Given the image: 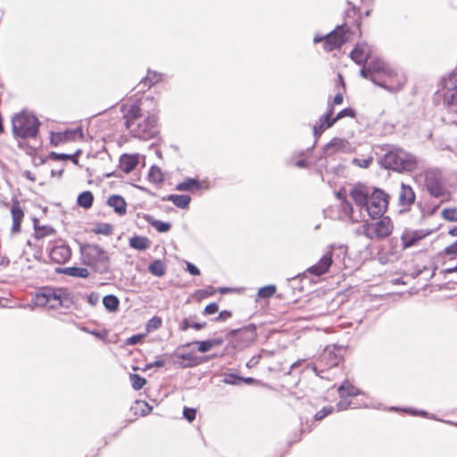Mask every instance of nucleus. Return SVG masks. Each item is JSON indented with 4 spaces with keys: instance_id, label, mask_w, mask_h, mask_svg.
Masks as SVG:
<instances>
[{
    "instance_id": "obj_1",
    "label": "nucleus",
    "mask_w": 457,
    "mask_h": 457,
    "mask_svg": "<svg viewBox=\"0 0 457 457\" xmlns=\"http://www.w3.org/2000/svg\"><path fill=\"white\" fill-rule=\"evenodd\" d=\"M147 102L154 103V99L146 98L123 108L126 128L134 137L141 140H149L158 133L157 117L145 109Z\"/></svg>"
},
{
    "instance_id": "obj_2",
    "label": "nucleus",
    "mask_w": 457,
    "mask_h": 457,
    "mask_svg": "<svg viewBox=\"0 0 457 457\" xmlns=\"http://www.w3.org/2000/svg\"><path fill=\"white\" fill-rule=\"evenodd\" d=\"M361 65L360 74L371 80L374 84L395 93L403 89L407 78L403 72L394 70L384 62V59H353Z\"/></svg>"
},
{
    "instance_id": "obj_3",
    "label": "nucleus",
    "mask_w": 457,
    "mask_h": 457,
    "mask_svg": "<svg viewBox=\"0 0 457 457\" xmlns=\"http://www.w3.org/2000/svg\"><path fill=\"white\" fill-rule=\"evenodd\" d=\"M358 207L364 211L372 220L380 218L387 210L389 195L381 189L374 188L370 194L360 188H353L350 192Z\"/></svg>"
},
{
    "instance_id": "obj_4",
    "label": "nucleus",
    "mask_w": 457,
    "mask_h": 457,
    "mask_svg": "<svg viewBox=\"0 0 457 457\" xmlns=\"http://www.w3.org/2000/svg\"><path fill=\"white\" fill-rule=\"evenodd\" d=\"M378 162L381 167L399 173L412 172L418 167V160L413 154L395 145L386 149Z\"/></svg>"
},
{
    "instance_id": "obj_5",
    "label": "nucleus",
    "mask_w": 457,
    "mask_h": 457,
    "mask_svg": "<svg viewBox=\"0 0 457 457\" xmlns=\"http://www.w3.org/2000/svg\"><path fill=\"white\" fill-rule=\"evenodd\" d=\"M82 262L96 272L104 273L110 268L109 253L100 245L86 244L80 246Z\"/></svg>"
},
{
    "instance_id": "obj_6",
    "label": "nucleus",
    "mask_w": 457,
    "mask_h": 457,
    "mask_svg": "<svg viewBox=\"0 0 457 457\" xmlns=\"http://www.w3.org/2000/svg\"><path fill=\"white\" fill-rule=\"evenodd\" d=\"M351 36L350 29L346 24L337 25L330 32L321 35L316 34L313 37V44H321L323 50L327 53L339 50Z\"/></svg>"
},
{
    "instance_id": "obj_7",
    "label": "nucleus",
    "mask_w": 457,
    "mask_h": 457,
    "mask_svg": "<svg viewBox=\"0 0 457 457\" xmlns=\"http://www.w3.org/2000/svg\"><path fill=\"white\" fill-rule=\"evenodd\" d=\"M39 125L40 122L35 115L25 112L15 115L12 120V129L15 137H36Z\"/></svg>"
},
{
    "instance_id": "obj_8",
    "label": "nucleus",
    "mask_w": 457,
    "mask_h": 457,
    "mask_svg": "<svg viewBox=\"0 0 457 457\" xmlns=\"http://www.w3.org/2000/svg\"><path fill=\"white\" fill-rule=\"evenodd\" d=\"M425 186L430 195L440 198L442 203L450 199V192L437 170H428L425 173Z\"/></svg>"
},
{
    "instance_id": "obj_9",
    "label": "nucleus",
    "mask_w": 457,
    "mask_h": 457,
    "mask_svg": "<svg viewBox=\"0 0 457 457\" xmlns=\"http://www.w3.org/2000/svg\"><path fill=\"white\" fill-rule=\"evenodd\" d=\"M255 337L256 329L254 326H248L240 329L231 330L226 337L232 346L239 350L249 346L255 340Z\"/></svg>"
},
{
    "instance_id": "obj_10",
    "label": "nucleus",
    "mask_w": 457,
    "mask_h": 457,
    "mask_svg": "<svg viewBox=\"0 0 457 457\" xmlns=\"http://www.w3.org/2000/svg\"><path fill=\"white\" fill-rule=\"evenodd\" d=\"M334 112V107L330 105L328 107V112L322 115L320 119L319 124L315 125L313 127V133L315 137H318L322 134V132L332 127L337 120L343 119L344 117H351L354 118L356 115V112L352 108H345L342 111H340L335 118H331L332 114Z\"/></svg>"
},
{
    "instance_id": "obj_11",
    "label": "nucleus",
    "mask_w": 457,
    "mask_h": 457,
    "mask_svg": "<svg viewBox=\"0 0 457 457\" xmlns=\"http://www.w3.org/2000/svg\"><path fill=\"white\" fill-rule=\"evenodd\" d=\"M33 303L37 306H48L49 308L62 306V291L46 288L35 295Z\"/></svg>"
},
{
    "instance_id": "obj_12",
    "label": "nucleus",
    "mask_w": 457,
    "mask_h": 457,
    "mask_svg": "<svg viewBox=\"0 0 457 457\" xmlns=\"http://www.w3.org/2000/svg\"><path fill=\"white\" fill-rule=\"evenodd\" d=\"M364 208H354L346 199H343L339 204L340 217L344 220H349L352 223H358L364 220Z\"/></svg>"
},
{
    "instance_id": "obj_13",
    "label": "nucleus",
    "mask_w": 457,
    "mask_h": 457,
    "mask_svg": "<svg viewBox=\"0 0 457 457\" xmlns=\"http://www.w3.org/2000/svg\"><path fill=\"white\" fill-rule=\"evenodd\" d=\"M379 220L370 222L373 240H381L389 237L394 229V225L388 216H381Z\"/></svg>"
},
{
    "instance_id": "obj_14",
    "label": "nucleus",
    "mask_w": 457,
    "mask_h": 457,
    "mask_svg": "<svg viewBox=\"0 0 457 457\" xmlns=\"http://www.w3.org/2000/svg\"><path fill=\"white\" fill-rule=\"evenodd\" d=\"M341 350L335 345L327 346L319 357L320 366H324L326 370L337 366L342 360Z\"/></svg>"
},
{
    "instance_id": "obj_15",
    "label": "nucleus",
    "mask_w": 457,
    "mask_h": 457,
    "mask_svg": "<svg viewBox=\"0 0 457 457\" xmlns=\"http://www.w3.org/2000/svg\"><path fill=\"white\" fill-rule=\"evenodd\" d=\"M49 256L55 263L62 264L70 260L71 251L68 245L62 243L50 248Z\"/></svg>"
},
{
    "instance_id": "obj_16",
    "label": "nucleus",
    "mask_w": 457,
    "mask_h": 457,
    "mask_svg": "<svg viewBox=\"0 0 457 457\" xmlns=\"http://www.w3.org/2000/svg\"><path fill=\"white\" fill-rule=\"evenodd\" d=\"M415 199L416 195L413 188L409 185L402 183L398 197L399 206L403 208V210H409L410 207L414 204Z\"/></svg>"
},
{
    "instance_id": "obj_17",
    "label": "nucleus",
    "mask_w": 457,
    "mask_h": 457,
    "mask_svg": "<svg viewBox=\"0 0 457 457\" xmlns=\"http://www.w3.org/2000/svg\"><path fill=\"white\" fill-rule=\"evenodd\" d=\"M332 252L328 251L327 252L320 260L312 267H310L307 271L310 272L312 275H315L317 277H320L321 275H324L328 272L329 267L331 266L333 260H332Z\"/></svg>"
},
{
    "instance_id": "obj_18",
    "label": "nucleus",
    "mask_w": 457,
    "mask_h": 457,
    "mask_svg": "<svg viewBox=\"0 0 457 457\" xmlns=\"http://www.w3.org/2000/svg\"><path fill=\"white\" fill-rule=\"evenodd\" d=\"M376 48L365 41L358 42L348 57H371L376 54Z\"/></svg>"
},
{
    "instance_id": "obj_19",
    "label": "nucleus",
    "mask_w": 457,
    "mask_h": 457,
    "mask_svg": "<svg viewBox=\"0 0 457 457\" xmlns=\"http://www.w3.org/2000/svg\"><path fill=\"white\" fill-rule=\"evenodd\" d=\"M11 214L12 219V232L18 233L21 231V224L24 217V212L18 200L13 201Z\"/></svg>"
},
{
    "instance_id": "obj_20",
    "label": "nucleus",
    "mask_w": 457,
    "mask_h": 457,
    "mask_svg": "<svg viewBox=\"0 0 457 457\" xmlns=\"http://www.w3.org/2000/svg\"><path fill=\"white\" fill-rule=\"evenodd\" d=\"M107 204L120 216L127 213V204L125 199L118 195H111L107 200Z\"/></svg>"
},
{
    "instance_id": "obj_21",
    "label": "nucleus",
    "mask_w": 457,
    "mask_h": 457,
    "mask_svg": "<svg viewBox=\"0 0 457 457\" xmlns=\"http://www.w3.org/2000/svg\"><path fill=\"white\" fill-rule=\"evenodd\" d=\"M162 75L155 71H148L147 75L142 79L137 85L140 87V91L150 88L153 85L161 79Z\"/></svg>"
},
{
    "instance_id": "obj_22",
    "label": "nucleus",
    "mask_w": 457,
    "mask_h": 457,
    "mask_svg": "<svg viewBox=\"0 0 457 457\" xmlns=\"http://www.w3.org/2000/svg\"><path fill=\"white\" fill-rule=\"evenodd\" d=\"M163 200L171 202L175 206L185 209L190 203V196L187 195H169Z\"/></svg>"
},
{
    "instance_id": "obj_23",
    "label": "nucleus",
    "mask_w": 457,
    "mask_h": 457,
    "mask_svg": "<svg viewBox=\"0 0 457 457\" xmlns=\"http://www.w3.org/2000/svg\"><path fill=\"white\" fill-rule=\"evenodd\" d=\"M338 393L341 398H345L348 396H355L360 395V390L353 386L348 380H345L338 387Z\"/></svg>"
},
{
    "instance_id": "obj_24",
    "label": "nucleus",
    "mask_w": 457,
    "mask_h": 457,
    "mask_svg": "<svg viewBox=\"0 0 457 457\" xmlns=\"http://www.w3.org/2000/svg\"><path fill=\"white\" fill-rule=\"evenodd\" d=\"M201 188V182L195 179H187L185 181L178 184L176 189L179 191L194 192Z\"/></svg>"
},
{
    "instance_id": "obj_25",
    "label": "nucleus",
    "mask_w": 457,
    "mask_h": 457,
    "mask_svg": "<svg viewBox=\"0 0 457 457\" xmlns=\"http://www.w3.org/2000/svg\"><path fill=\"white\" fill-rule=\"evenodd\" d=\"M129 246L139 251H145L150 246V241L147 237L135 236L129 239Z\"/></svg>"
},
{
    "instance_id": "obj_26",
    "label": "nucleus",
    "mask_w": 457,
    "mask_h": 457,
    "mask_svg": "<svg viewBox=\"0 0 457 457\" xmlns=\"http://www.w3.org/2000/svg\"><path fill=\"white\" fill-rule=\"evenodd\" d=\"M347 145V141L342 138H333L324 148L327 154H332L333 153L342 150Z\"/></svg>"
},
{
    "instance_id": "obj_27",
    "label": "nucleus",
    "mask_w": 457,
    "mask_h": 457,
    "mask_svg": "<svg viewBox=\"0 0 457 457\" xmlns=\"http://www.w3.org/2000/svg\"><path fill=\"white\" fill-rule=\"evenodd\" d=\"M145 219L152 227H154L159 232H168L171 228L170 222H164L159 220H155L154 217L150 215H146Z\"/></svg>"
},
{
    "instance_id": "obj_28",
    "label": "nucleus",
    "mask_w": 457,
    "mask_h": 457,
    "mask_svg": "<svg viewBox=\"0 0 457 457\" xmlns=\"http://www.w3.org/2000/svg\"><path fill=\"white\" fill-rule=\"evenodd\" d=\"M34 229L35 237L37 239L55 233V230L50 226H39L37 219L34 220Z\"/></svg>"
},
{
    "instance_id": "obj_29",
    "label": "nucleus",
    "mask_w": 457,
    "mask_h": 457,
    "mask_svg": "<svg viewBox=\"0 0 457 457\" xmlns=\"http://www.w3.org/2000/svg\"><path fill=\"white\" fill-rule=\"evenodd\" d=\"M103 304L107 311L114 312L119 309L120 300L114 295H107L103 298Z\"/></svg>"
},
{
    "instance_id": "obj_30",
    "label": "nucleus",
    "mask_w": 457,
    "mask_h": 457,
    "mask_svg": "<svg viewBox=\"0 0 457 457\" xmlns=\"http://www.w3.org/2000/svg\"><path fill=\"white\" fill-rule=\"evenodd\" d=\"M94 195L90 191H84L79 195L77 203L80 207L89 209L93 205Z\"/></svg>"
},
{
    "instance_id": "obj_31",
    "label": "nucleus",
    "mask_w": 457,
    "mask_h": 457,
    "mask_svg": "<svg viewBox=\"0 0 457 457\" xmlns=\"http://www.w3.org/2000/svg\"><path fill=\"white\" fill-rule=\"evenodd\" d=\"M148 270L151 274L162 277L166 272V265L162 260H155L149 265Z\"/></svg>"
},
{
    "instance_id": "obj_32",
    "label": "nucleus",
    "mask_w": 457,
    "mask_h": 457,
    "mask_svg": "<svg viewBox=\"0 0 457 457\" xmlns=\"http://www.w3.org/2000/svg\"><path fill=\"white\" fill-rule=\"evenodd\" d=\"M444 93L457 90V72H452L443 79Z\"/></svg>"
},
{
    "instance_id": "obj_33",
    "label": "nucleus",
    "mask_w": 457,
    "mask_h": 457,
    "mask_svg": "<svg viewBox=\"0 0 457 457\" xmlns=\"http://www.w3.org/2000/svg\"><path fill=\"white\" fill-rule=\"evenodd\" d=\"M62 272L66 275L86 278L89 276V271L86 268L81 267H67Z\"/></svg>"
},
{
    "instance_id": "obj_34",
    "label": "nucleus",
    "mask_w": 457,
    "mask_h": 457,
    "mask_svg": "<svg viewBox=\"0 0 457 457\" xmlns=\"http://www.w3.org/2000/svg\"><path fill=\"white\" fill-rule=\"evenodd\" d=\"M444 104L457 112V89L444 93Z\"/></svg>"
},
{
    "instance_id": "obj_35",
    "label": "nucleus",
    "mask_w": 457,
    "mask_h": 457,
    "mask_svg": "<svg viewBox=\"0 0 457 457\" xmlns=\"http://www.w3.org/2000/svg\"><path fill=\"white\" fill-rule=\"evenodd\" d=\"M137 164V160L131 156H125L120 160L121 169L124 172L129 173Z\"/></svg>"
},
{
    "instance_id": "obj_36",
    "label": "nucleus",
    "mask_w": 457,
    "mask_h": 457,
    "mask_svg": "<svg viewBox=\"0 0 457 457\" xmlns=\"http://www.w3.org/2000/svg\"><path fill=\"white\" fill-rule=\"evenodd\" d=\"M354 233L357 236H363L370 240H373L370 222H369V221H364V223L362 225L359 226L355 229Z\"/></svg>"
},
{
    "instance_id": "obj_37",
    "label": "nucleus",
    "mask_w": 457,
    "mask_h": 457,
    "mask_svg": "<svg viewBox=\"0 0 457 457\" xmlns=\"http://www.w3.org/2000/svg\"><path fill=\"white\" fill-rule=\"evenodd\" d=\"M129 380L135 390H139L146 384V379L138 374H130Z\"/></svg>"
},
{
    "instance_id": "obj_38",
    "label": "nucleus",
    "mask_w": 457,
    "mask_h": 457,
    "mask_svg": "<svg viewBox=\"0 0 457 457\" xmlns=\"http://www.w3.org/2000/svg\"><path fill=\"white\" fill-rule=\"evenodd\" d=\"M179 358L187 361V363H179L183 368L194 367L198 364L196 358L191 353L179 354Z\"/></svg>"
},
{
    "instance_id": "obj_39",
    "label": "nucleus",
    "mask_w": 457,
    "mask_h": 457,
    "mask_svg": "<svg viewBox=\"0 0 457 457\" xmlns=\"http://www.w3.org/2000/svg\"><path fill=\"white\" fill-rule=\"evenodd\" d=\"M149 179L152 182L159 183L163 180V175L161 171V169L156 166H152L149 174H148Z\"/></svg>"
},
{
    "instance_id": "obj_40",
    "label": "nucleus",
    "mask_w": 457,
    "mask_h": 457,
    "mask_svg": "<svg viewBox=\"0 0 457 457\" xmlns=\"http://www.w3.org/2000/svg\"><path fill=\"white\" fill-rule=\"evenodd\" d=\"M276 289L274 285L262 287L258 290V296L261 298H270L276 293Z\"/></svg>"
},
{
    "instance_id": "obj_41",
    "label": "nucleus",
    "mask_w": 457,
    "mask_h": 457,
    "mask_svg": "<svg viewBox=\"0 0 457 457\" xmlns=\"http://www.w3.org/2000/svg\"><path fill=\"white\" fill-rule=\"evenodd\" d=\"M421 237L416 236V234H403L402 237L403 248H408L413 245Z\"/></svg>"
},
{
    "instance_id": "obj_42",
    "label": "nucleus",
    "mask_w": 457,
    "mask_h": 457,
    "mask_svg": "<svg viewBox=\"0 0 457 457\" xmlns=\"http://www.w3.org/2000/svg\"><path fill=\"white\" fill-rule=\"evenodd\" d=\"M441 215L448 221H457V208H445L442 211Z\"/></svg>"
},
{
    "instance_id": "obj_43",
    "label": "nucleus",
    "mask_w": 457,
    "mask_h": 457,
    "mask_svg": "<svg viewBox=\"0 0 457 457\" xmlns=\"http://www.w3.org/2000/svg\"><path fill=\"white\" fill-rule=\"evenodd\" d=\"M334 411V408L332 406H326V407H323L320 411H319L315 416H314V419L316 420H320L322 419H324L326 416H328V414H331Z\"/></svg>"
},
{
    "instance_id": "obj_44",
    "label": "nucleus",
    "mask_w": 457,
    "mask_h": 457,
    "mask_svg": "<svg viewBox=\"0 0 457 457\" xmlns=\"http://www.w3.org/2000/svg\"><path fill=\"white\" fill-rule=\"evenodd\" d=\"M95 231L99 234L110 235L112 232V227L108 223H102L96 227Z\"/></svg>"
},
{
    "instance_id": "obj_45",
    "label": "nucleus",
    "mask_w": 457,
    "mask_h": 457,
    "mask_svg": "<svg viewBox=\"0 0 457 457\" xmlns=\"http://www.w3.org/2000/svg\"><path fill=\"white\" fill-rule=\"evenodd\" d=\"M195 343L198 345V351L200 353H206L212 348L211 340H204V341L195 342Z\"/></svg>"
},
{
    "instance_id": "obj_46",
    "label": "nucleus",
    "mask_w": 457,
    "mask_h": 457,
    "mask_svg": "<svg viewBox=\"0 0 457 457\" xmlns=\"http://www.w3.org/2000/svg\"><path fill=\"white\" fill-rule=\"evenodd\" d=\"M242 380H243L242 378L237 377L234 374H229L224 378L223 381H224V383L228 384V385H236V384H239V382H241Z\"/></svg>"
},
{
    "instance_id": "obj_47",
    "label": "nucleus",
    "mask_w": 457,
    "mask_h": 457,
    "mask_svg": "<svg viewBox=\"0 0 457 457\" xmlns=\"http://www.w3.org/2000/svg\"><path fill=\"white\" fill-rule=\"evenodd\" d=\"M195 410L192 408H184L183 415L188 421H193L195 419Z\"/></svg>"
},
{
    "instance_id": "obj_48",
    "label": "nucleus",
    "mask_w": 457,
    "mask_h": 457,
    "mask_svg": "<svg viewBox=\"0 0 457 457\" xmlns=\"http://www.w3.org/2000/svg\"><path fill=\"white\" fill-rule=\"evenodd\" d=\"M219 310V306L216 303H209L204 310V314L210 315L217 312Z\"/></svg>"
},
{
    "instance_id": "obj_49",
    "label": "nucleus",
    "mask_w": 457,
    "mask_h": 457,
    "mask_svg": "<svg viewBox=\"0 0 457 457\" xmlns=\"http://www.w3.org/2000/svg\"><path fill=\"white\" fill-rule=\"evenodd\" d=\"M309 367L312 369V370L319 377H322L321 376V373L326 370V369H324V366H320V364L319 363V361L317 363H312L309 365Z\"/></svg>"
},
{
    "instance_id": "obj_50",
    "label": "nucleus",
    "mask_w": 457,
    "mask_h": 457,
    "mask_svg": "<svg viewBox=\"0 0 457 457\" xmlns=\"http://www.w3.org/2000/svg\"><path fill=\"white\" fill-rule=\"evenodd\" d=\"M165 365V361L162 360V359H160V360H156L153 362H149L145 365L144 370H150V369H153L154 367H157V368H160V367H163Z\"/></svg>"
},
{
    "instance_id": "obj_51",
    "label": "nucleus",
    "mask_w": 457,
    "mask_h": 457,
    "mask_svg": "<svg viewBox=\"0 0 457 457\" xmlns=\"http://www.w3.org/2000/svg\"><path fill=\"white\" fill-rule=\"evenodd\" d=\"M162 325V320L158 317L152 318L148 322V327L154 329L160 328Z\"/></svg>"
},
{
    "instance_id": "obj_52",
    "label": "nucleus",
    "mask_w": 457,
    "mask_h": 457,
    "mask_svg": "<svg viewBox=\"0 0 457 457\" xmlns=\"http://www.w3.org/2000/svg\"><path fill=\"white\" fill-rule=\"evenodd\" d=\"M215 290L212 287H208L206 289H200L196 292V295L200 297H207L209 295H213Z\"/></svg>"
},
{
    "instance_id": "obj_53",
    "label": "nucleus",
    "mask_w": 457,
    "mask_h": 457,
    "mask_svg": "<svg viewBox=\"0 0 457 457\" xmlns=\"http://www.w3.org/2000/svg\"><path fill=\"white\" fill-rule=\"evenodd\" d=\"M187 270L191 274V275H194V276H196V275H199L200 274V270L199 269L194 265L193 263L191 262H187Z\"/></svg>"
},
{
    "instance_id": "obj_54",
    "label": "nucleus",
    "mask_w": 457,
    "mask_h": 457,
    "mask_svg": "<svg viewBox=\"0 0 457 457\" xmlns=\"http://www.w3.org/2000/svg\"><path fill=\"white\" fill-rule=\"evenodd\" d=\"M99 301V295L97 293H91L87 295V302L92 305L95 306Z\"/></svg>"
},
{
    "instance_id": "obj_55",
    "label": "nucleus",
    "mask_w": 457,
    "mask_h": 457,
    "mask_svg": "<svg viewBox=\"0 0 457 457\" xmlns=\"http://www.w3.org/2000/svg\"><path fill=\"white\" fill-rule=\"evenodd\" d=\"M353 162L361 168H368L370 166V164L371 163V159H362V160L354 159Z\"/></svg>"
},
{
    "instance_id": "obj_56",
    "label": "nucleus",
    "mask_w": 457,
    "mask_h": 457,
    "mask_svg": "<svg viewBox=\"0 0 457 457\" xmlns=\"http://www.w3.org/2000/svg\"><path fill=\"white\" fill-rule=\"evenodd\" d=\"M351 402L342 398L340 402L337 403V407L338 411L346 410L350 406Z\"/></svg>"
},
{
    "instance_id": "obj_57",
    "label": "nucleus",
    "mask_w": 457,
    "mask_h": 457,
    "mask_svg": "<svg viewBox=\"0 0 457 457\" xmlns=\"http://www.w3.org/2000/svg\"><path fill=\"white\" fill-rule=\"evenodd\" d=\"M51 155L54 160H69L72 158V155L65 154L52 153Z\"/></svg>"
},
{
    "instance_id": "obj_58",
    "label": "nucleus",
    "mask_w": 457,
    "mask_h": 457,
    "mask_svg": "<svg viewBox=\"0 0 457 457\" xmlns=\"http://www.w3.org/2000/svg\"><path fill=\"white\" fill-rule=\"evenodd\" d=\"M142 338H143L142 335H134V336L130 337L129 338H128L127 342L129 345H136V344L139 343Z\"/></svg>"
},
{
    "instance_id": "obj_59",
    "label": "nucleus",
    "mask_w": 457,
    "mask_h": 457,
    "mask_svg": "<svg viewBox=\"0 0 457 457\" xmlns=\"http://www.w3.org/2000/svg\"><path fill=\"white\" fill-rule=\"evenodd\" d=\"M230 317H231V312H228V311H222V312H220V314L216 318V320L217 321L226 320L227 319H228Z\"/></svg>"
},
{
    "instance_id": "obj_60",
    "label": "nucleus",
    "mask_w": 457,
    "mask_h": 457,
    "mask_svg": "<svg viewBox=\"0 0 457 457\" xmlns=\"http://www.w3.org/2000/svg\"><path fill=\"white\" fill-rule=\"evenodd\" d=\"M192 323L189 321L188 319H184L182 322L179 325V328L183 331L187 330L189 328H191Z\"/></svg>"
},
{
    "instance_id": "obj_61",
    "label": "nucleus",
    "mask_w": 457,
    "mask_h": 457,
    "mask_svg": "<svg viewBox=\"0 0 457 457\" xmlns=\"http://www.w3.org/2000/svg\"><path fill=\"white\" fill-rule=\"evenodd\" d=\"M343 100H344V96H343V94L338 92L335 96H334V99H333V103H332V106L333 104H341L343 103Z\"/></svg>"
},
{
    "instance_id": "obj_62",
    "label": "nucleus",
    "mask_w": 457,
    "mask_h": 457,
    "mask_svg": "<svg viewBox=\"0 0 457 457\" xmlns=\"http://www.w3.org/2000/svg\"><path fill=\"white\" fill-rule=\"evenodd\" d=\"M212 347L221 345L224 343V339L221 337L211 339Z\"/></svg>"
},
{
    "instance_id": "obj_63",
    "label": "nucleus",
    "mask_w": 457,
    "mask_h": 457,
    "mask_svg": "<svg viewBox=\"0 0 457 457\" xmlns=\"http://www.w3.org/2000/svg\"><path fill=\"white\" fill-rule=\"evenodd\" d=\"M205 326H206L205 322H204V323L192 322L191 328H193L196 330H199V329L204 328Z\"/></svg>"
},
{
    "instance_id": "obj_64",
    "label": "nucleus",
    "mask_w": 457,
    "mask_h": 457,
    "mask_svg": "<svg viewBox=\"0 0 457 457\" xmlns=\"http://www.w3.org/2000/svg\"><path fill=\"white\" fill-rule=\"evenodd\" d=\"M24 176H25L28 179L31 180V181H35V180H36L35 176H34V175H33V173H32L31 171H29V170H26V171L24 172Z\"/></svg>"
}]
</instances>
